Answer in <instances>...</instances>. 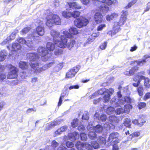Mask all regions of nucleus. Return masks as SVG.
Returning <instances> with one entry per match:
<instances>
[{"label": "nucleus", "instance_id": "nucleus-37", "mask_svg": "<svg viewBox=\"0 0 150 150\" xmlns=\"http://www.w3.org/2000/svg\"><path fill=\"white\" fill-rule=\"evenodd\" d=\"M138 93L140 96H142L143 95L144 89L142 86H140L137 88Z\"/></svg>", "mask_w": 150, "mask_h": 150}, {"label": "nucleus", "instance_id": "nucleus-48", "mask_svg": "<svg viewBox=\"0 0 150 150\" xmlns=\"http://www.w3.org/2000/svg\"><path fill=\"white\" fill-rule=\"evenodd\" d=\"M137 1V0H133L132 1L130 2L126 6L125 8L126 9H128L130 8L132 5L134 4Z\"/></svg>", "mask_w": 150, "mask_h": 150}, {"label": "nucleus", "instance_id": "nucleus-53", "mask_svg": "<svg viewBox=\"0 0 150 150\" xmlns=\"http://www.w3.org/2000/svg\"><path fill=\"white\" fill-rule=\"evenodd\" d=\"M66 87L67 88L69 87V89L70 90H71L73 89H78L79 86L78 85H75L74 86H71L69 87V84H67Z\"/></svg>", "mask_w": 150, "mask_h": 150}, {"label": "nucleus", "instance_id": "nucleus-9", "mask_svg": "<svg viewBox=\"0 0 150 150\" xmlns=\"http://www.w3.org/2000/svg\"><path fill=\"white\" fill-rule=\"evenodd\" d=\"M9 69V72H8L7 78L8 79H13L16 78L18 76L17 73L18 70L17 68L11 64L8 66Z\"/></svg>", "mask_w": 150, "mask_h": 150}, {"label": "nucleus", "instance_id": "nucleus-31", "mask_svg": "<svg viewBox=\"0 0 150 150\" xmlns=\"http://www.w3.org/2000/svg\"><path fill=\"white\" fill-rule=\"evenodd\" d=\"M118 15L117 13H113L110 15H108L106 17V19L108 21L112 20L115 18L117 17Z\"/></svg>", "mask_w": 150, "mask_h": 150}, {"label": "nucleus", "instance_id": "nucleus-50", "mask_svg": "<svg viewBox=\"0 0 150 150\" xmlns=\"http://www.w3.org/2000/svg\"><path fill=\"white\" fill-rule=\"evenodd\" d=\"M60 48V47H59ZM62 51L60 48H59V47L57 49H55L54 51V53L55 55H58L62 53Z\"/></svg>", "mask_w": 150, "mask_h": 150}, {"label": "nucleus", "instance_id": "nucleus-32", "mask_svg": "<svg viewBox=\"0 0 150 150\" xmlns=\"http://www.w3.org/2000/svg\"><path fill=\"white\" fill-rule=\"evenodd\" d=\"M140 135L139 132H133L131 134H130L129 139H132L133 138L135 137H137Z\"/></svg>", "mask_w": 150, "mask_h": 150}, {"label": "nucleus", "instance_id": "nucleus-60", "mask_svg": "<svg viewBox=\"0 0 150 150\" xmlns=\"http://www.w3.org/2000/svg\"><path fill=\"white\" fill-rule=\"evenodd\" d=\"M107 42H104L100 46V48L102 50H105L107 45Z\"/></svg>", "mask_w": 150, "mask_h": 150}, {"label": "nucleus", "instance_id": "nucleus-25", "mask_svg": "<svg viewBox=\"0 0 150 150\" xmlns=\"http://www.w3.org/2000/svg\"><path fill=\"white\" fill-rule=\"evenodd\" d=\"M108 119L110 122L113 123H116L118 122L117 117L114 115L109 116Z\"/></svg>", "mask_w": 150, "mask_h": 150}, {"label": "nucleus", "instance_id": "nucleus-62", "mask_svg": "<svg viewBox=\"0 0 150 150\" xmlns=\"http://www.w3.org/2000/svg\"><path fill=\"white\" fill-rule=\"evenodd\" d=\"M81 1L83 4L87 5L89 2L92 1V0H81Z\"/></svg>", "mask_w": 150, "mask_h": 150}, {"label": "nucleus", "instance_id": "nucleus-4", "mask_svg": "<svg viewBox=\"0 0 150 150\" xmlns=\"http://www.w3.org/2000/svg\"><path fill=\"white\" fill-rule=\"evenodd\" d=\"M114 92V90L112 88L106 89L105 88H102L91 95L90 99L93 98L94 96H96L98 94H103L104 95L103 97V102L105 103H107L110 100V96Z\"/></svg>", "mask_w": 150, "mask_h": 150}, {"label": "nucleus", "instance_id": "nucleus-13", "mask_svg": "<svg viewBox=\"0 0 150 150\" xmlns=\"http://www.w3.org/2000/svg\"><path fill=\"white\" fill-rule=\"evenodd\" d=\"M92 2L96 5L99 4L100 2L106 4L108 5H110L112 3L111 0H92Z\"/></svg>", "mask_w": 150, "mask_h": 150}, {"label": "nucleus", "instance_id": "nucleus-20", "mask_svg": "<svg viewBox=\"0 0 150 150\" xmlns=\"http://www.w3.org/2000/svg\"><path fill=\"white\" fill-rule=\"evenodd\" d=\"M69 5L70 8L79 9L81 8V6L76 2L69 3Z\"/></svg>", "mask_w": 150, "mask_h": 150}, {"label": "nucleus", "instance_id": "nucleus-27", "mask_svg": "<svg viewBox=\"0 0 150 150\" xmlns=\"http://www.w3.org/2000/svg\"><path fill=\"white\" fill-rule=\"evenodd\" d=\"M88 135L89 138L91 139L95 140L97 138V134L94 132L89 131Z\"/></svg>", "mask_w": 150, "mask_h": 150}, {"label": "nucleus", "instance_id": "nucleus-51", "mask_svg": "<svg viewBox=\"0 0 150 150\" xmlns=\"http://www.w3.org/2000/svg\"><path fill=\"white\" fill-rule=\"evenodd\" d=\"M146 105V103L144 102H140L138 103V107L139 109H141L144 108Z\"/></svg>", "mask_w": 150, "mask_h": 150}, {"label": "nucleus", "instance_id": "nucleus-64", "mask_svg": "<svg viewBox=\"0 0 150 150\" xmlns=\"http://www.w3.org/2000/svg\"><path fill=\"white\" fill-rule=\"evenodd\" d=\"M150 98V93L148 92L147 93L144 97V100H147Z\"/></svg>", "mask_w": 150, "mask_h": 150}, {"label": "nucleus", "instance_id": "nucleus-28", "mask_svg": "<svg viewBox=\"0 0 150 150\" xmlns=\"http://www.w3.org/2000/svg\"><path fill=\"white\" fill-rule=\"evenodd\" d=\"M21 47V45L17 42L13 43L12 46L13 50L16 51L20 49Z\"/></svg>", "mask_w": 150, "mask_h": 150}, {"label": "nucleus", "instance_id": "nucleus-45", "mask_svg": "<svg viewBox=\"0 0 150 150\" xmlns=\"http://www.w3.org/2000/svg\"><path fill=\"white\" fill-rule=\"evenodd\" d=\"M92 148L93 147L94 149H97L99 148V144L96 142H93L91 143Z\"/></svg>", "mask_w": 150, "mask_h": 150}, {"label": "nucleus", "instance_id": "nucleus-57", "mask_svg": "<svg viewBox=\"0 0 150 150\" xmlns=\"http://www.w3.org/2000/svg\"><path fill=\"white\" fill-rule=\"evenodd\" d=\"M94 127L93 126V124L92 122H90L88 123L87 127V129L88 130L94 129Z\"/></svg>", "mask_w": 150, "mask_h": 150}, {"label": "nucleus", "instance_id": "nucleus-40", "mask_svg": "<svg viewBox=\"0 0 150 150\" xmlns=\"http://www.w3.org/2000/svg\"><path fill=\"white\" fill-rule=\"evenodd\" d=\"M132 108V106L131 105L128 104V105H125L124 106V109L125 110V112H129L130 109Z\"/></svg>", "mask_w": 150, "mask_h": 150}, {"label": "nucleus", "instance_id": "nucleus-15", "mask_svg": "<svg viewBox=\"0 0 150 150\" xmlns=\"http://www.w3.org/2000/svg\"><path fill=\"white\" fill-rule=\"evenodd\" d=\"M68 137L70 140L72 141H75L76 139H78L79 138V134L77 132H75L69 134Z\"/></svg>", "mask_w": 150, "mask_h": 150}, {"label": "nucleus", "instance_id": "nucleus-3", "mask_svg": "<svg viewBox=\"0 0 150 150\" xmlns=\"http://www.w3.org/2000/svg\"><path fill=\"white\" fill-rule=\"evenodd\" d=\"M47 48L41 47H39L38 51L41 56V59L43 61H46L52 56L51 53H49L48 50L50 51H52L55 47L54 44L51 42H48L47 44Z\"/></svg>", "mask_w": 150, "mask_h": 150}, {"label": "nucleus", "instance_id": "nucleus-12", "mask_svg": "<svg viewBox=\"0 0 150 150\" xmlns=\"http://www.w3.org/2000/svg\"><path fill=\"white\" fill-rule=\"evenodd\" d=\"M119 136V134L117 132H113L110 134L108 139L109 143L115 142L116 139Z\"/></svg>", "mask_w": 150, "mask_h": 150}, {"label": "nucleus", "instance_id": "nucleus-52", "mask_svg": "<svg viewBox=\"0 0 150 150\" xmlns=\"http://www.w3.org/2000/svg\"><path fill=\"white\" fill-rule=\"evenodd\" d=\"M84 148H86L88 150H92V147L91 144H89L88 143H84Z\"/></svg>", "mask_w": 150, "mask_h": 150}, {"label": "nucleus", "instance_id": "nucleus-49", "mask_svg": "<svg viewBox=\"0 0 150 150\" xmlns=\"http://www.w3.org/2000/svg\"><path fill=\"white\" fill-rule=\"evenodd\" d=\"M137 1V0H133L132 1L130 2L126 6L125 8L126 9H128L130 8L132 5L134 4Z\"/></svg>", "mask_w": 150, "mask_h": 150}, {"label": "nucleus", "instance_id": "nucleus-47", "mask_svg": "<svg viewBox=\"0 0 150 150\" xmlns=\"http://www.w3.org/2000/svg\"><path fill=\"white\" fill-rule=\"evenodd\" d=\"M81 139L82 141H86L87 139V137L86 134L84 133H81L80 134Z\"/></svg>", "mask_w": 150, "mask_h": 150}, {"label": "nucleus", "instance_id": "nucleus-22", "mask_svg": "<svg viewBox=\"0 0 150 150\" xmlns=\"http://www.w3.org/2000/svg\"><path fill=\"white\" fill-rule=\"evenodd\" d=\"M145 121L141 119H140L139 120H134L132 121V122L133 124L136 125H137L140 127L142 126L145 123Z\"/></svg>", "mask_w": 150, "mask_h": 150}, {"label": "nucleus", "instance_id": "nucleus-29", "mask_svg": "<svg viewBox=\"0 0 150 150\" xmlns=\"http://www.w3.org/2000/svg\"><path fill=\"white\" fill-rule=\"evenodd\" d=\"M75 146L78 150H83L84 148V143L79 141L77 142L75 144Z\"/></svg>", "mask_w": 150, "mask_h": 150}, {"label": "nucleus", "instance_id": "nucleus-14", "mask_svg": "<svg viewBox=\"0 0 150 150\" xmlns=\"http://www.w3.org/2000/svg\"><path fill=\"white\" fill-rule=\"evenodd\" d=\"M94 18L97 23H100L103 20V16L100 13L97 12L94 16Z\"/></svg>", "mask_w": 150, "mask_h": 150}, {"label": "nucleus", "instance_id": "nucleus-35", "mask_svg": "<svg viewBox=\"0 0 150 150\" xmlns=\"http://www.w3.org/2000/svg\"><path fill=\"white\" fill-rule=\"evenodd\" d=\"M144 79H142V80H144V85L147 88H149L150 87V84L149 83L150 80L148 78H145L144 76Z\"/></svg>", "mask_w": 150, "mask_h": 150}, {"label": "nucleus", "instance_id": "nucleus-39", "mask_svg": "<svg viewBox=\"0 0 150 150\" xmlns=\"http://www.w3.org/2000/svg\"><path fill=\"white\" fill-rule=\"evenodd\" d=\"M78 123V119L77 118L74 119L71 123V126L73 128L77 126Z\"/></svg>", "mask_w": 150, "mask_h": 150}, {"label": "nucleus", "instance_id": "nucleus-1", "mask_svg": "<svg viewBox=\"0 0 150 150\" xmlns=\"http://www.w3.org/2000/svg\"><path fill=\"white\" fill-rule=\"evenodd\" d=\"M51 34L53 37V40L54 44L58 47L64 48L67 47L70 49L75 44V41L72 39H67L66 37L61 35H59V32L55 30H52Z\"/></svg>", "mask_w": 150, "mask_h": 150}, {"label": "nucleus", "instance_id": "nucleus-30", "mask_svg": "<svg viewBox=\"0 0 150 150\" xmlns=\"http://www.w3.org/2000/svg\"><path fill=\"white\" fill-rule=\"evenodd\" d=\"M104 127L106 128L107 130L112 129L114 128V125L112 123L106 122L104 125Z\"/></svg>", "mask_w": 150, "mask_h": 150}, {"label": "nucleus", "instance_id": "nucleus-17", "mask_svg": "<svg viewBox=\"0 0 150 150\" xmlns=\"http://www.w3.org/2000/svg\"><path fill=\"white\" fill-rule=\"evenodd\" d=\"M36 31L38 35L40 36H42L44 33V26H38L36 28Z\"/></svg>", "mask_w": 150, "mask_h": 150}, {"label": "nucleus", "instance_id": "nucleus-54", "mask_svg": "<svg viewBox=\"0 0 150 150\" xmlns=\"http://www.w3.org/2000/svg\"><path fill=\"white\" fill-rule=\"evenodd\" d=\"M16 32H13L9 37L7 38V40H12L14 39L15 37Z\"/></svg>", "mask_w": 150, "mask_h": 150}, {"label": "nucleus", "instance_id": "nucleus-38", "mask_svg": "<svg viewBox=\"0 0 150 150\" xmlns=\"http://www.w3.org/2000/svg\"><path fill=\"white\" fill-rule=\"evenodd\" d=\"M113 107H110L107 108L106 111V113L108 114H110L113 113L114 110V106L112 105Z\"/></svg>", "mask_w": 150, "mask_h": 150}, {"label": "nucleus", "instance_id": "nucleus-41", "mask_svg": "<svg viewBox=\"0 0 150 150\" xmlns=\"http://www.w3.org/2000/svg\"><path fill=\"white\" fill-rule=\"evenodd\" d=\"M80 12L78 11H75L72 13V16L74 18H77L79 16Z\"/></svg>", "mask_w": 150, "mask_h": 150}, {"label": "nucleus", "instance_id": "nucleus-34", "mask_svg": "<svg viewBox=\"0 0 150 150\" xmlns=\"http://www.w3.org/2000/svg\"><path fill=\"white\" fill-rule=\"evenodd\" d=\"M62 15L64 17L68 18L72 16V13L68 11L63 12Z\"/></svg>", "mask_w": 150, "mask_h": 150}, {"label": "nucleus", "instance_id": "nucleus-24", "mask_svg": "<svg viewBox=\"0 0 150 150\" xmlns=\"http://www.w3.org/2000/svg\"><path fill=\"white\" fill-rule=\"evenodd\" d=\"M19 66L22 69H26L28 68V64L25 62L20 61L19 63Z\"/></svg>", "mask_w": 150, "mask_h": 150}, {"label": "nucleus", "instance_id": "nucleus-42", "mask_svg": "<svg viewBox=\"0 0 150 150\" xmlns=\"http://www.w3.org/2000/svg\"><path fill=\"white\" fill-rule=\"evenodd\" d=\"M30 29V27H28L23 28L21 31L22 34H24L27 33Z\"/></svg>", "mask_w": 150, "mask_h": 150}, {"label": "nucleus", "instance_id": "nucleus-55", "mask_svg": "<svg viewBox=\"0 0 150 150\" xmlns=\"http://www.w3.org/2000/svg\"><path fill=\"white\" fill-rule=\"evenodd\" d=\"M115 142H112L110 143V145H111L113 146L112 149L113 150H118V147L117 144H116Z\"/></svg>", "mask_w": 150, "mask_h": 150}, {"label": "nucleus", "instance_id": "nucleus-43", "mask_svg": "<svg viewBox=\"0 0 150 150\" xmlns=\"http://www.w3.org/2000/svg\"><path fill=\"white\" fill-rule=\"evenodd\" d=\"M51 145L52 148L54 149H55L58 146L59 144L56 141L54 140L51 143Z\"/></svg>", "mask_w": 150, "mask_h": 150}, {"label": "nucleus", "instance_id": "nucleus-26", "mask_svg": "<svg viewBox=\"0 0 150 150\" xmlns=\"http://www.w3.org/2000/svg\"><path fill=\"white\" fill-rule=\"evenodd\" d=\"M7 55V53L5 50L2 51L0 53V61H2L4 60Z\"/></svg>", "mask_w": 150, "mask_h": 150}, {"label": "nucleus", "instance_id": "nucleus-46", "mask_svg": "<svg viewBox=\"0 0 150 150\" xmlns=\"http://www.w3.org/2000/svg\"><path fill=\"white\" fill-rule=\"evenodd\" d=\"M131 122L129 119H127L124 122V125L126 127H130L131 125Z\"/></svg>", "mask_w": 150, "mask_h": 150}, {"label": "nucleus", "instance_id": "nucleus-18", "mask_svg": "<svg viewBox=\"0 0 150 150\" xmlns=\"http://www.w3.org/2000/svg\"><path fill=\"white\" fill-rule=\"evenodd\" d=\"M62 120L61 119H58L52 122L49 125V127L50 128H52L55 126L59 125L61 123Z\"/></svg>", "mask_w": 150, "mask_h": 150}, {"label": "nucleus", "instance_id": "nucleus-16", "mask_svg": "<svg viewBox=\"0 0 150 150\" xmlns=\"http://www.w3.org/2000/svg\"><path fill=\"white\" fill-rule=\"evenodd\" d=\"M76 73V71H75L74 70L72 69H71L66 73V78H71L74 76Z\"/></svg>", "mask_w": 150, "mask_h": 150}, {"label": "nucleus", "instance_id": "nucleus-63", "mask_svg": "<svg viewBox=\"0 0 150 150\" xmlns=\"http://www.w3.org/2000/svg\"><path fill=\"white\" fill-rule=\"evenodd\" d=\"M105 27V24H101L97 28V30L100 31L102 30L103 28Z\"/></svg>", "mask_w": 150, "mask_h": 150}, {"label": "nucleus", "instance_id": "nucleus-19", "mask_svg": "<svg viewBox=\"0 0 150 150\" xmlns=\"http://www.w3.org/2000/svg\"><path fill=\"white\" fill-rule=\"evenodd\" d=\"M144 57L145 59H143L140 61H136L135 62L137 63L138 65L142 66L146 62V59L150 57V56L148 55H144Z\"/></svg>", "mask_w": 150, "mask_h": 150}, {"label": "nucleus", "instance_id": "nucleus-7", "mask_svg": "<svg viewBox=\"0 0 150 150\" xmlns=\"http://www.w3.org/2000/svg\"><path fill=\"white\" fill-rule=\"evenodd\" d=\"M133 100L129 96H126L123 99L120 100L118 101L116 100L115 98H113L110 101L111 105L115 106V107L121 106V105H124L126 103L130 104Z\"/></svg>", "mask_w": 150, "mask_h": 150}, {"label": "nucleus", "instance_id": "nucleus-11", "mask_svg": "<svg viewBox=\"0 0 150 150\" xmlns=\"http://www.w3.org/2000/svg\"><path fill=\"white\" fill-rule=\"evenodd\" d=\"M69 33L67 31H63V34L65 37L67 38H70L73 37L72 35H76L78 33L77 29L74 27H71L69 29Z\"/></svg>", "mask_w": 150, "mask_h": 150}, {"label": "nucleus", "instance_id": "nucleus-36", "mask_svg": "<svg viewBox=\"0 0 150 150\" xmlns=\"http://www.w3.org/2000/svg\"><path fill=\"white\" fill-rule=\"evenodd\" d=\"M89 119V114L88 112L87 111H85L83 114L82 119L83 120H88Z\"/></svg>", "mask_w": 150, "mask_h": 150}, {"label": "nucleus", "instance_id": "nucleus-59", "mask_svg": "<svg viewBox=\"0 0 150 150\" xmlns=\"http://www.w3.org/2000/svg\"><path fill=\"white\" fill-rule=\"evenodd\" d=\"M66 144L68 148H71L74 146V144L72 142L69 141L67 142Z\"/></svg>", "mask_w": 150, "mask_h": 150}, {"label": "nucleus", "instance_id": "nucleus-33", "mask_svg": "<svg viewBox=\"0 0 150 150\" xmlns=\"http://www.w3.org/2000/svg\"><path fill=\"white\" fill-rule=\"evenodd\" d=\"M97 141L98 142L99 145H100V146L104 145L106 143L105 138L101 136L99 137V138L98 139Z\"/></svg>", "mask_w": 150, "mask_h": 150}, {"label": "nucleus", "instance_id": "nucleus-61", "mask_svg": "<svg viewBox=\"0 0 150 150\" xmlns=\"http://www.w3.org/2000/svg\"><path fill=\"white\" fill-rule=\"evenodd\" d=\"M141 76H143L140 75L139 74V73L135 76V77L133 78V80L135 81H139L140 80V78L139 77H140Z\"/></svg>", "mask_w": 150, "mask_h": 150}, {"label": "nucleus", "instance_id": "nucleus-44", "mask_svg": "<svg viewBox=\"0 0 150 150\" xmlns=\"http://www.w3.org/2000/svg\"><path fill=\"white\" fill-rule=\"evenodd\" d=\"M125 112V110L122 108H117L116 110V112L117 114L123 113Z\"/></svg>", "mask_w": 150, "mask_h": 150}, {"label": "nucleus", "instance_id": "nucleus-2", "mask_svg": "<svg viewBox=\"0 0 150 150\" xmlns=\"http://www.w3.org/2000/svg\"><path fill=\"white\" fill-rule=\"evenodd\" d=\"M27 57L30 62V66L36 71L40 72L42 70H45L51 67L54 64V62H50L48 64H45L42 67L39 68L38 62L39 57L36 53L33 52L28 53L27 54Z\"/></svg>", "mask_w": 150, "mask_h": 150}, {"label": "nucleus", "instance_id": "nucleus-6", "mask_svg": "<svg viewBox=\"0 0 150 150\" xmlns=\"http://www.w3.org/2000/svg\"><path fill=\"white\" fill-rule=\"evenodd\" d=\"M122 12L123 13L121 16L119 22L114 23L113 29L111 32L112 35H114L119 31L120 30V26L123 25L126 21L127 12L123 11Z\"/></svg>", "mask_w": 150, "mask_h": 150}, {"label": "nucleus", "instance_id": "nucleus-23", "mask_svg": "<svg viewBox=\"0 0 150 150\" xmlns=\"http://www.w3.org/2000/svg\"><path fill=\"white\" fill-rule=\"evenodd\" d=\"M95 132L99 133H101L103 131V127L102 126L98 125H97L94 126V129Z\"/></svg>", "mask_w": 150, "mask_h": 150}, {"label": "nucleus", "instance_id": "nucleus-21", "mask_svg": "<svg viewBox=\"0 0 150 150\" xmlns=\"http://www.w3.org/2000/svg\"><path fill=\"white\" fill-rule=\"evenodd\" d=\"M109 8L105 4L101 5L100 7V12L103 14L105 13L109 10Z\"/></svg>", "mask_w": 150, "mask_h": 150}, {"label": "nucleus", "instance_id": "nucleus-8", "mask_svg": "<svg viewBox=\"0 0 150 150\" xmlns=\"http://www.w3.org/2000/svg\"><path fill=\"white\" fill-rule=\"evenodd\" d=\"M39 38L38 36L35 37L33 34L30 35L28 36V40H26L22 38H20L17 40L18 42L22 44H25L29 48H32L33 46V40H34L35 38L38 39Z\"/></svg>", "mask_w": 150, "mask_h": 150}, {"label": "nucleus", "instance_id": "nucleus-56", "mask_svg": "<svg viewBox=\"0 0 150 150\" xmlns=\"http://www.w3.org/2000/svg\"><path fill=\"white\" fill-rule=\"evenodd\" d=\"M140 78V77H139ZM144 77L143 76H141L140 77V78H139L140 80L139 81H137V83H134L132 84V85L134 86V87H137L138 86L140 83V82L142 80V79H144Z\"/></svg>", "mask_w": 150, "mask_h": 150}, {"label": "nucleus", "instance_id": "nucleus-10", "mask_svg": "<svg viewBox=\"0 0 150 150\" xmlns=\"http://www.w3.org/2000/svg\"><path fill=\"white\" fill-rule=\"evenodd\" d=\"M75 25L77 27L80 28L86 26L88 23V20L83 17L76 19L74 22Z\"/></svg>", "mask_w": 150, "mask_h": 150}, {"label": "nucleus", "instance_id": "nucleus-5", "mask_svg": "<svg viewBox=\"0 0 150 150\" xmlns=\"http://www.w3.org/2000/svg\"><path fill=\"white\" fill-rule=\"evenodd\" d=\"M47 21L46 23V25L48 27L50 28L55 24L59 25L61 23V20L58 16L56 14H53L52 12L49 13L47 16Z\"/></svg>", "mask_w": 150, "mask_h": 150}, {"label": "nucleus", "instance_id": "nucleus-58", "mask_svg": "<svg viewBox=\"0 0 150 150\" xmlns=\"http://www.w3.org/2000/svg\"><path fill=\"white\" fill-rule=\"evenodd\" d=\"M107 119V116L105 114H103L100 115V119L102 122H105Z\"/></svg>", "mask_w": 150, "mask_h": 150}]
</instances>
